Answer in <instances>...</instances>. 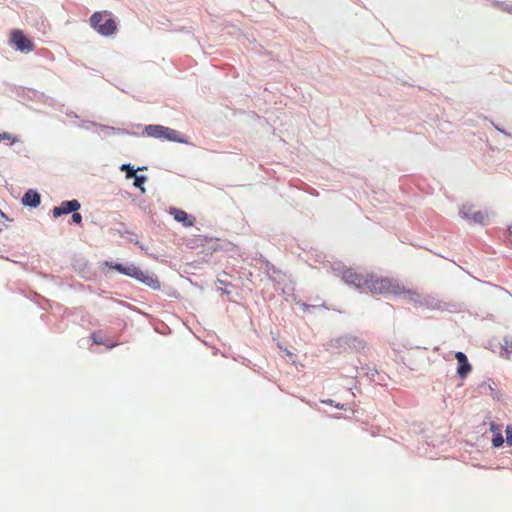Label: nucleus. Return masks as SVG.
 <instances>
[{"label": "nucleus", "mask_w": 512, "mask_h": 512, "mask_svg": "<svg viewBox=\"0 0 512 512\" xmlns=\"http://www.w3.org/2000/svg\"><path fill=\"white\" fill-rule=\"evenodd\" d=\"M373 294H392V295H402L409 294L414 295L415 292L406 289L403 285H401L397 280L392 278H383L377 276H368L365 288Z\"/></svg>", "instance_id": "1"}, {"label": "nucleus", "mask_w": 512, "mask_h": 512, "mask_svg": "<svg viewBox=\"0 0 512 512\" xmlns=\"http://www.w3.org/2000/svg\"><path fill=\"white\" fill-rule=\"evenodd\" d=\"M90 25L102 36H111L117 30V23L108 11H99L90 17Z\"/></svg>", "instance_id": "2"}, {"label": "nucleus", "mask_w": 512, "mask_h": 512, "mask_svg": "<svg viewBox=\"0 0 512 512\" xmlns=\"http://www.w3.org/2000/svg\"><path fill=\"white\" fill-rule=\"evenodd\" d=\"M114 268L118 272L129 277L135 278L136 280L146 284L152 289H159L161 286L157 277L148 274L147 272L141 270L139 267L135 265L124 266L122 264H116Z\"/></svg>", "instance_id": "3"}, {"label": "nucleus", "mask_w": 512, "mask_h": 512, "mask_svg": "<svg viewBox=\"0 0 512 512\" xmlns=\"http://www.w3.org/2000/svg\"><path fill=\"white\" fill-rule=\"evenodd\" d=\"M148 136L155 138H165L172 141H177L179 133L176 130L161 126V125H148L145 128Z\"/></svg>", "instance_id": "4"}, {"label": "nucleus", "mask_w": 512, "mask_h": 512, "mask_svg": "<svg viewBox=\"0 0 512 512\" xmlns=\"http://www.w3.org/2000/svg\"><path fill=\"white\" fill-rule=\"evenodd\" d=\"M10 42L22 52H30L34 49V44L32 41L28 39L21 30L18 29L11 31Z\"/></svg>", "instance_id": "5"}, {"label": "nucleus", "mask_w": 512, "mask_h": 512, "mask_svg": "<svg viewBox=\"0 0 512 512\" xmlns=\"http://www.w3.org/2000/svg\"><path fill=\"white\" fill-rule=\"evenodd\" d=\"M342 278L347 284L364 289L368 276L357 273L353 269H346L343 271Z\"/></svg>", "instance_id": "6"}, {"label": "nucleus", "mask_w": 512, "mask_h": 512, "mask_svg": "<svg viewBox=\"0 0 512 512\" xmlns=\"http://www.w3.org/2000/svg\"><path fill=\"white\" fill-rule=\"evenodd\" d=\"M80 208V203L78 200H70V201H64L59 206L54 207L53 209V216L59 217L64 214H68L71 212H75Z\"/></svg>", "instance_id": "7"}, {"label": "nucleus", "mask_w": 512, "mask_h": 512, "mask_svg": "<svg viewBox=\"0 0 512 512\" xmlns=\"http://www.w3.org/2000/svg\"><path fill=\"white\" fill-rule=\"evenodd\" d=\"M170 214L177 222H181L185 227H192L195 223V218L182 209L171 208Z\"/></svg>", "instance_id": "8"}, {"label": "nucleus", "mask_w": 512, "mask_h": 512, "mask_svg": "<svg viewBox=\"0 0 512 512\" xmlns=\"http://www.w3.org/2000/svg\"><path fill=\"white\" fill-rule=\"evenodd\" d=\"M455 358L459 363V367L457 369V373L461 378L467 377L470 373L472 367L468 362L466 355L463 352H456Z\"/></svg>", "instance_id": "9"}, {"label": "nucleus", "mask_w": 512, "mask_h": 512, "mask_svg": "<svg viewBox=\"0 0 512 512\" xmlns=\"http://www.w3.org/2000/svg\"><path fill=\"white\" fill-rule=\"evenodd\" d=\"M22 203L25 206L37 207L40 204V194L30 189L24 194Z\"/></svg>", "instance_id": "10"}, {"label": "nucleus", "mask_w": 512, "mask_h": 512, "mask_svg": "<svg viewBox=\"0 0 512 512\" xmlns=\"http://www.w3.org/2000/svg\"><path fill=\"white\" fill-rule=\"evenodd\" d=\"M474 223H478V224H486L489 220V214L487 211H476V212H473L471 217L468 219Z\"/></svg>", "instance_id": "11"}, {"label": "nucleus", "mask_w": 512, "mask_h": 512, "mask_svg": "<svg viewBox=\"0 0 512 512\" xmlns=\"http://www.w3.org/2000/svg\"><path fill=\"white\" fill-rule=\"evenodd\" d=\"M491 431L495 432V436L492 439V443L494 447H500L504 443V438L500 433V428L495 424H491Z\"/></svg>", "instance_id": "12"}, {"label": "nucleus", "mask_w": 512, "mask_h": 512, "mask_svg": "<svg viewBox=\"0 0 512 512\" xmlns=\"http://www.w3.org/2000/svg\"><path fill=\"white\" fill-rule=\"evenodd\" d=\"M473 212H476L474 210V206L472 204H463L460 208V215L464 219H469Z\"/></svg>", "instance_id": "13"}, {"label": "nucleus", "mask_w": 512, "mask_h": 512, "mask_svg": "<svg viewBox=\"0 0 512 512\" xmlns=\"http://www.w3.org/2000/svg\"><path fill=\"white\" fill-rule=\"evenodd\" d=\"M146 180H147V178L145 176L135 175L134 176V186L140 188L142 190V192H144L145 189L143 188V184L145 183Z\"/></svg>", "instance_id": "14"}, {"label": "nucleus", "mask_w": 512, "mask_h": 512, "mask_svg": "<svg viewBox=\"0 0 512 512\" xmlns=\"http://www.w3.org/2000/svg\"><path fill=\"white\" fill-rule=\"evenodd\" d=\"M122 170H125L127 172V177L128 178L134 177L136 175V171L130 165H123L122 166Z\"/></svg>", "instance_id": "15"}, {"label": "nucleus", "mask_w": 512, "mask_h": 512, "mask_svg": "<svg viewBox=\"0 0 512 512\" xmlns=\"http://www.w3.org/2000/svg\"><path fill=\"white\" fill-rule=\"evenodd\" d=\"M1 140H8V141H11V143H14L16 141L15 137H13L10 133L8 132H3V133H0V141Z\"/></svg>", "instance_id": "16"}, {"label": "nucleus", "mask_w": 512, "mask_h": 512, "mask_svg": "<svg viewBox=\"0 0 512 512\" xmlns=\"http://www.w3.org/2000/svg\"><path fill=\"white\" fill-rule=\"evenodd\" d=\"M506 441L508 445H512V426L506 428Z\"/></svg>", "instance_id": "17"}, {"label": "nucleus", "mask_w": 512, "mask_h": 512, "mask_svg": "<svg viewBox=\"0 0 512 512\" xmlns=\"http://www.w3.org/2000/svg\"><path fill=\"white\" fill-rule=\"evenodd\" d=\"M72 221H73L74 223L80 224V223H81V221H82V216H81V214H80V213H78V212H76V211H75V212H73V214H72Z\"/></svg>", "instance_id": "18"}, {"label": "nucleus", "mask_w": 512, "mask_h": 512, "mask_svg": "<svg viewBox=\"0 0 512 512\" xmlns=\"http://www.w3.org/2000/svg\"><path fill=\"white\" fill-rule=\"evenodd\" d=\"M92 338H93L94 343L99 344V345L103 344V341L100 338H97L95 333L92 335Z\"/></svg>", "instance_id": "19"}]
</instances>
